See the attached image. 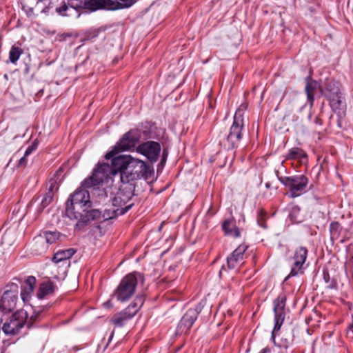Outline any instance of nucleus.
<instances>
[{
	"label": "nucleus",
	"mask_w": 353,
	"mask_h": 353,
	"mask_svg": "<svg viewBox=\"0 0 353 353\" xmlns=\"http://www.w3.org/2000/svg\"><path fill=\"white\" fill-rule=\"evenodd\" d=\"M111 160V165L105 163L99 164L92 175L83 183V185L89 186L93 184V179L108 183L112 176L119 174L123 185H132L134 188L133 183L141 179L146 172L145 163L130 155H119Z\"/></svg>",
	"instance_id": "obj_1"
},
{
	"label": "nucleus",
	"mask_w": 353,
	"mask_h": 353,
	"mask_svg": "<svg viewBox=\"0 0 353 353\" xmlns=\"http://www.w3.org/2000/svg\"><path fill=\"white\" fill-rule=\"evenodd\" d=\"M133 190L132 185L126 186L122 184L112 199V208L105 210L103 217L111 219L128 212L133 205L132 203H128L133 195Z\"/></svg>",
	"instance_id": "obj_2"
},
{
	"label": "nucleus",
	"mask_w": 353,
	"mask_h": 353,
	"mask_svg": "<svg viewBox=\"0 0 353 353\" xmlns=\"http://www.w3.org/2000/svg\"><path fill=\"white\" fill-rule=\"evenodd\" d=\"M117 4L112 0H83L82 3L75 4L73 7H68L65 4L56 8V12L63 17L77 19L80 17L78 8L83 7L92 10L98 9L117 10Z\"/></svg>",
	"instance_id": "obj_3"
},
{
	"label": "nucleus",
	"mask_w": 353,
	"mask_h": 353,
	"mask_svg": "<svg viewBox=\"0 0 353 353\" xmlns=\"http://www.w3.org/2000/svg\"><path fill=\"white\" fill-rule=\"evenodd\" d=\"M319 91L330 102L335 112L341 114L345 109V103L340 92L339 84L332 79H326L319 86Z\"/></svg>",
	"instance_id": "obj_4"
},
{
	"label": "nucleus",
	"mask_w": 353,
	"mask_h": 353,
	"mask_svg": "<svg viewBox=\"0 0 353 353\" xmlns=\"http://www.w3.org/2000/svg\"><path fill=\"white\" fill-rule=\"evenodd\" d=\"M143 276L141 273L134 272L127 274L121 279L114 291V296L119 301H128L134 294L139 283H143Z\"/></svg>",
	"instance_id": "obj_5"
},
{
	"label": "nucleus",
	"mask_w": 353,
	"mask_h": 353,
	"mask_svg": "<svg viewBox=\"0 0 353 353\" xmlns=\"http://www.w3.org/2000/svg\"><path fill=\"white\" fill-rule=\"evenodd\" d=\"M89 178H88V179ZM87 180L85 179L81 183V187L79 190H77L67 202L83 204L85 207H90V192L87 190L88 188H92L91 192L92 194H97L99 197L106 198L108 196L107 192L103 190H101L99 188H96L95 186L100 183H103L105 181H98L95 179H93V184L85 186L83 183Z\"/></svg>",
	"instance_id": "obj_6"
},
{
	"label": "nucleus",
	"mask_w": 353,
	"mask_h": 353,
	"mask_svg": "<svg viewBox=\"0 0 353 353\" xmlns=\"http://www.w3.org/2000/svg\"><path fill=\"white\" fill-rule=\"evenodd\" d=\"M247 109L246 104H241L235 112L234 121L228 135V141L234 148L241 139V131L243 127V112Z\"/></svg>",
	"instance_id": "obj_7"
},
{
	"label": "nucleus",
	"mask_w": 353,
	"mask_h": 353,
	"mask_svg": "<svg viewBox=\"0 0 353 353\" xmlns=\"http://www.w3.org/2000/svg\"><path fill=\"white\" fill-rule=\"evenodd\" d=\"M140 134L138 130H132L124 134L122 139L117 143L114 148L105 154L106 159H112L115 154L121 151L129 150L134 148L139 141Z\"/></svg>",
	"instance_id": "obj_8"
},
{
	"label": "nucleus",
	"mask_w": 353,
	"mask_h": 353,
	"mask_svg": "<svg viewBox=\"0 0 353 353\" xmlns=\"http://www.w3.org/2000/svg\"><path fill=\"white\" fill-rule=\"evenodd\" d=\"M281 181L289 188L290 196L293 198L305 192L308 183V179L304 175L283 177Z\"/></svg>",
	"instance_id": "obj_9"
},
{
	"label": "nucleus",
	"mask_w": 353,
	"mask_h": 353,
	"mask_svg": "<svg viewBox=\"0 0 353 353\" xmlns=\"http://www.w3.org/2000/svg\"><path fill=\"white\" fill-rule=\"evenodd\" d=\"M144 299L142 296H137L133 302L123 311L117 313L112 318L111 321L117 326H122L125 321L133 317L143 305Z\"/></svg>",
	"instance_id": "obj_10"
},
{
	"label": "nucleus",
	"mask_w": 353,
	"mask_h": 353,
	"mask_svg": "<svg viewBox=\"0 0 353 353\" xmlns=\"http://www.w3.org/2000/svg\"><path fill=\"white\" fill-rule=\"evenodd\" d=\"M28 313L23 310H18L3 324L2 330L6 334L15 335L24 326Z\"/></svg>",
	"instance_id": "obj_11"
},
{
	"label": "nucleus",
	"mask_w": 353,
	"mask_h": 353,
	"mask_svg": "<svg viewBox=\"0 0 353 353\" xmlns=\"http://www.w3.org/2000/svg\"><path fill=\"white\" fill-rule=\"evenodd\" d=\"M286 298L284 295H279L274 301V327L272 331V337H275L276 333L279 331L285 319L284 308L285 306Z\"/></svg>",
	"instance_id": "obj_12"
},
{
	"label": "nucleus",
	"mask_w": 353,
	"mask_h": 353,
	"mask_svg": "<svg viewBox=\"0 0 353 353\" xmlns=\"http://www.w3.org/2000/svg\"><path fill=\"white\" fill-rule=\"evenodd\" d=\"M58 190V185L56 180H51L49 183L47 192L43 194L42 199L39 201V199H34L31 203V206H34L38 203L37 211L38 213L41 212L45 208H46L52 201L54 193Z\"/></svg>",
	"instance_id": "obj_13"
},
{
	"label": "nucleus",
	"mask_w": 353,
	"mask_h": 353,
	"mask_svg": "<svg viewBox=\"0 0 353 353\" xmlns=\"http://www.w3.org/2000/svg\"><path fill=\"white\" fill-rule=\"evenodd\" d=\"M307 255V250L305 247L297 248L294 252V254L292 258V268L290 276H296L299 273H302V268L306 260Z\"/></svg>",
	"instance_id": "obj_14"
},
{
	"label": "nucleus",
	"mask_w": 353,
	"mask_h": 353,
	"mask_svg": "<svg viewBox=\"0 0 353 353\" xmlns=\"http://www.w3.org/2000/svg\"><path fill=\"white\" fill-rule=\"evenodd\" d=\"M160 150V145L155 141H147L137 148V152L145 156L152 161H157Z\"/></svg>",
	"instance_id": "obj_15"
},
{
	"label": "nucleus",
	"mask_w": 353,
	"mask_h": 353,
	"mask_svg": "<svg viewBox=\"0 0 353 353\" xmlns=\"http://www.w3.org/2000/svg\"><path fill=\"white\" fill-rule=\"evenodd\" d=\"M200 311L201 309L199 306H196L195 308L189 309L180 321L179 329H181L182 332L189 330L197 319Z\"/></svg>",
	"instance_id": "obj_16"
},
{
	"label": "nucleus",
	"mask_w": 353,
	"mask_h": 353,
	"mask_svg": "<svg viewBox=\"0 0 353 353\" xmlns=\"http://www.w3.org/2000/svg\"><path fill=\"white\" fill-rule=\"evenodd\" d=\"M17 300V294L12 291H6L1 297L0 310L3 312H9L16 307Z\"/></svg>",
	"instance_id": "obj_17"
},
{
	"label": "nucleus",
	"mask_w": 353,
	"mask_h": 353,
	"mask_svg": "<svg viewBox=\"0 0 353 353\" xmlns=\"http://www.w3.org/2000/svg\"><path fill=\"white\" fill-rule=\"evenodd\" d=\"M89 208L83 205V204L66 202V215L70 219L78 221Z\"/></svg>",
	"instance_id": "obj_18"
},
{
	"label": "nucleus",
	"mask_w": 353,
	"mask_h": 353,
	"mask_svg": "<svg viewBox=\"0 0 353 353\" xmlns=\"http://www.w3.org/2000/svg\"><path fill=\"white\" fill-rule=\"evenodd\" d=\"M247 248L246 245H241L228 257L227 264L229 269H234L239 263H243V255Z\"/></svg>",
	"instance_id": "obj_19"
},
{
	"label": "nucleus",
	"mask_w": 353,
	"mask_h": 353,
	"mask_svg": "<svg viewBox=\"0 0 353 353\" xmlns=\"http://www.w3.org/2000/svg\"><path fill=\"white\" fill-rule=\"evenodd\" d=\"M36 283L34 276H29L21 287V297L24 303H28L33 294Z\"/></svg>",
	"instance_id": "obj_20"
},
{
	"label": "nucleus",
	"mask_w": 353,
	"mask_h": 353,
	"mask_svg": "<svg viewBox=\"0 0 353 353\" xmlns=\"http://www.w3.org/2000/svg\"><path fill=\"white\" fill-rule=\"evenodd\" d=\"M74 250L73 249H68L65 250H61L57 252L52 258L53 262H63V265L65 267L70 266V259L74 254Z\"/></svg>",
	"instance_id": "obj_21"
},
{
	"label": "nucleus",
	"mask_w": 353,
	"mask_h": 353,
	"mask_svg": "<svg viewBox=\"0 0 353 353\" xmlns=\"http://www.w3.org/2000/svg\"><path fill=\"white\" fill-rule=\"evenodd\" d=\"M101 216V212L98 210H90L88 209L85 210V212L83 213L82 217L78 220L76 227L82 228L84 224L90 222V221H93L97 219Z\"/></svg>",
	"instance_id": "obj_22"
},
{
	"label": "nucleus",
	"mask_w": 353,
	"mask_h": 353,
	"mask_svg": "<svg viewBox=\"0 0 353 353\" xmlns=\"http://www.w3.org/2000/svg\"><path fill=\"white\" fill-rule=\"evenodd\" d=\"M223 230L230 236L238 237L240 236V232L235 225V221L233 219L225 220L223 223Z\"/></svg>",
	"instance_id": "obj_23"
},
{
	"label": "nucleus",
	"mask_w": 353,
	"mask_h": 353,
	"mask_svg": "<svg viewBox=\"0 0 353 353\" xmlns=\"http://www.w3.org/2000/svg\"><path fill=\"white\" fill-rule=\"evenodd\" d=\"M320 85L321 84L315 81H309L306 84L305 92L307 93V101L310 102V107H312L313 105L314 92L317 89L319 90Z\"/></svg>",
	"instance_id": "obj_24"
},
{
	"label": "nucleus",
	"mask_w": 353,
	"mask_h": 353,
	"mask_svg": "<svg viewBox=\"0 0 353 353\" xmlns=\"http://www.w3.org/2000/svg\"><path fill=\"white\" fill-rule=\"evenodd\" d=\"M48 248V243L41 234L34 239V250L37 254H41L46 252Z\"/></svg>",
	"instance_id": "obj_25"
},
{
	"label": "nucleus",
	"mask_w": 353,
	"mask_h": 353,
	"mask_svg": "<svg viewBox=\"0 0 353 353\" xmlns=\"http://www.w3.org/2000/svg\"><path fill=\"white\" fill-rule=\"evenodd\" d=\"M54 291V285L52 282L48 281L41 284L37 294L39 299L43 298L46 295L52 293Z\"/></svg>",
	"instance_id": "obj_26"
},
{
	"label": "nucleus",
	"mask_w": 353,
	"mask_h": 353,
	"mask_svg": "<svg viewBox=\"0 0 353 353\" xmlns=\"http://www.w3.org/2000/svg\"><path fill=\"white\" fill-rule=\"evenodd\" d=\"M290 217L294 223H300L303 221V216L301 212V209L298 206H293L291 208Z\"/></svg>",
	"instance_id": "obj_27"
},
{
	"label": "nucleus",
	"mask_w": 353,
	"mask_h": 353,
	"mask_svg": "<svg viewBox=\"0 0 353 353\" xmlns=\"http://www.w3.org/2000/svg\"><path fill=\"white\" fill-rule=\"evenodd\" d=\"M41 234L43 236L45 241L48 243V245L55 243L57 239H59V238L60 236L59 233L56 231H54V232L46 231V232H43Z\"/></svg>",
	"instance_id": "obj_28"
},
{
	"label": "nucleus",
	"mask_w": 353,
	"mask_h": 353,
	"mask_svg": "<svg viewBox=\"0 0 353 353\" xmlns=\"http://www.w3.org/2000/svg\"><path fill=\"white\" fill-rule=\"evenodd\" d=\"M23 54V50L19 47L12 46L9 52V60L11 63H15Z\"/></svg>",
	"instance_id": "obj_29"
},
{
	"label": "nucleus",
	"mask_w": 353,
	"mask_h": 353,
	"mask_svg": "<svg viewBox=\"0 0 353 353\" xmlns=\"http://www.w3.org/2000/svg\"><path fill=\"white\" fill-rule=\"evenodd\" d=\"M305 157L303 151L299 148H293L290 149L286 155V158L289 159H299Z\"/></svg>",
	"instance_id": "obj_30"
},
{
	"label": "nucleus",
	"mask_w": 353,
	"mask_h": 353,
	"mask_svg": "<svg viewBox=\"0 0 353 353\" xmlns=\"http://www.w3.org/2000/svg\"><path fill=\"white\" fill-rule=\"evenodd\" d=\"M341 230V227L339 223H337V222L332 223L330 226L331 238L332 239H337L339 236Z\"/></svg>",
	"instance_id": "obj_31"
},
{
	"label": "nucleus",
	"mask_w": 353,
	"mask_h": 353,
	"mask_svg": "<svg viewBox=\"0 0 353 353\" xmlns=\"http://www.w3.org/2000/svg\"><path fill=\"white\" fill-rule=\"evenodd\" d=\"M114 1L118 5L117 9H119L131 6L135 0H115Z\"/></svg>",
	"instance_id": "obj_32"
},
{
	"label": "nucleus",
	"mask_w": 353,
	"mask_h": 353,
	"mask_svg": "<svg viewBox=\"0 0 353 353\" xmlns=\"http://www.w3.org/2000/svg\"><path fill=\"white\" fill-rule=\"evenodd\" d=\"M54 263L57 269H60V274L61 275H65L67 273L69 267H65L63 265V262H54Z\"/></svg>",
	"instance_id": "obj_33"
},
{
	"label": "nucleus",
	"mask_w": 353,
	"mask_h": 353,
	"mask_svg": "<svg viewBox=\"0 0 353 353\" xmlns=\"http://www.w3.org/2000/svg\"><path fill=\"white\" fill-rule=\"evenodd\" d=\"M37 148V143L34 141L31 145L28 146V148L25 151V157L29 156L34 150Z\"/></svg>",
	"instance_id": "obj_34"
},
{
	"label": "nucleus",
	"mask_w": 353,
	"mask_h": 353,
	"mask_svg": "<svg viewBox=\"0 0 353 353\" xmlns=\"http://www.w3.org/2000/svg\"><path fill=\"white\" fill-rule=\"evenodd\" d=\"M26 157L25 154L21 157L19 161V166H25L26 165Z\"/></svg>",
	"instance_id": "obj_35"
},
{
	"label": "nucleus",
	"mask_w": 353,
	"mask_h": 353,
	"mask_svg": "<svg viewBox=\"0 0 353 353\" xmlns=\"http://www.w3.org/2000/svg\"><path fill=\"white\" fill-rule=\"evenodd\" d=\"M83 0H69L70 6L69 7H73L74 5L82 3Z\"/></svg>",
	"instance_id": "obj_36"
},
{
	"label": "nucleus",
	"mask_w": 353,
	"mask_h": 353,
	"mask_svg": "<svg viewBox=\"0 0 353 353\" xmlns=\"http://www.w3.org/2000/svg\"><path fill=\"white\" fill-rule=\"evenodd\" d=\"M270 352V350L268 349V348H264L261 350V352L260 353H268Z\"/></svg>",
	"instance_id": "obj_37"
},
{
	"label": "nucleus",
	"mask_w": 353,
	"mask_h": 353,
	"mask_svg": "<svg viewBox=\"0 0 353 353\" xmlns=\"http://www.w3.org/2000/svg\"><path fill=\"white\" fill-rule=\"evenodd\" d=\"M224 269H225V267L223 266L222 269L220 270V272H219L220 275L222 274V270H224Z\"/></svg>",
	"instance_id": "obj_38"
},
{
	"label": "nucleus",
	"mask_w": 353,
	"mask_h": 353,
	"mask_svg": "<svg viewBox=\"0 0 353 353\" xmlns=\"http://www.w3.org/2000/svg\"><path fill=\"white\" fill-rule=\"evenodd\" d=\"M7 235H8V234H6L3 236V240H6V237H7Z\"/></svg>",
	"instance_id": "obj_39"
},
{
	"label": "nucleus",
	"mask_w": 353,
	"mask_h": 353,
	"mask_svg": "<svg viewBox=\"0 0 353 353\" xmlns=\"http://www.w3.org/2000/svg\"><path fill=\"white\" fill-rule=\"evenodd\" d=\"M316 123H319V119L317 118L316 119Z\"/></svg>",
	"instance_id": "obj_40"
},
{
	"label": "nucleus",
	"mask_w": 353,
	"mask_h": 353,
	"mask_svg": "<svg viewBox=\"0 0 353 353\" xmlns=\"http://www.w3.org/2000/svg\"><path fill=\"white\" fill-rule=\"evenodd\" d=\"M290 274H289V275H288V276H286V279H288V277H290Z\"/></svg>",
	"instance_id": "obj_41"
}]
</instances>
